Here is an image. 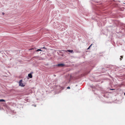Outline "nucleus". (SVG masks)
Wrapping results in <instances>:
<instances>
[{"mask_svg": "<svg viewBox=\"0 0 125 125\" xmlns=\"http://www.w3.org/2000/svg\"><path fill=\"white\" fill-rule=\"evenodd\" d=\"M22 80H21L19 82V85L21 86L24 87V86L25 85H24L23 83H22Z\"/></svg>", "mask_w": 125, "mask_h": 125, "instance_id": "obj_1", "label": "nucleus"}, {"mask_svg": "<svg viewBox=\"0 0 125 125\" xmlns=\"http://www.w3.org/2000/svg\"><path fill=\"white\" fill-rule=\"evenodd\" d=\"M57 66L59 67H62L65 66V65L63 63H60L57 64Z\"/></svg>", "mask_w": 125, "mask_h": 125, "instance_id": "obj_2", "label": "nucleus"}, {"mask_svg": "<svg viewBox=\"0 0 125 125\" xmlns=\"http://www.w3.org/2000/svg\"><path fill=\"white\" fill-rule=\"evenodd\" d=\"M73 50H68L65 51V52H68L71 53H72L73 52Z\"/></svg>", "mask_w": 125, "mask_h": 125, "instance_id": "obj_3", "label": "nucleus"}, {"mask_svg": "<svg viewBox=\"0 0 125 125\" xmlns=\"http://www.w3.org/2000/svg\"><path fill=\"white\" fill-rule=\"evenodd\" d=\"M28 76L30 78H32V75L31 74H29L28 75Z\"/></svg>", "mask_w": 125, "mask_h": 125, "instance_id": "obj_4", "label": "nucleus"}, {"mask_svg": "<svg viewBox=\"0 0 125 125\" xmlns=\"http://www.w3.org/2000/svg\"><path fill=\"white\" fill-rule=\"evenodd\" d=\"M5 102V101L3 99H0V102Z\"/></svg>", "mask_w": 125, "mask_h": 125, "instance_id": "obj_5", "label": "nucleus"}, {"mask_svg": "<svg viewBox=\"0 0 125 125\" xmlns=\"http://www.w3.org/2000/svg\"><path fill=\"white\" fill-rule=\"evenodd\" d=\"M92 45V44L88 48L87 50H88L89 49V48H90V47Z\"/></svg>", "mask_w": 125, "mask_h": 125, "instance_id": "obj_6", "label": "nucleus"}, {"mask_svg": "<svg viewBox=\"0 0 125 125\" xmlns=\"http://www.w3.org/2000/svg\"><path fill=\"white\" fill-rule=\"evenodd\" d=\"M42 51V50L41 49H38L36 51L38 52V51Z\"/></svg>", "mask_w": 125, "mask_h": 125, "instance_id": "obj_7", "label": "nucleus"}, {"mask_svg": "<svg viewBox=\"0 0 125 125\" xmlns=\"http://www.w3.org/2000/svg\"><path fill=\"white\" fill-rule=\"evenodd\" d=\"M120 57H121V58H120V60H121L122 59V58H123V57L122 56H120Z\"/></svg>", "mask_w": 125, "mask_h": 125, "instance_id": "obj_8", "label": "nucleus"}, {"mask_svg": "<svg viewBox=\"0 0 125 125\" xmlns=\"http://www.w3.org/2000/svg\"><path fill=\"white\" fill-rule=\"evenodd\" d=\"M110 90H115V89H110Z\"/></svg>", "mask_w": 125, "mask_h": 125, "instance_id": "obj_9", "label": "nucleus"}, {"mask_svg": "<svg viewBox=\"0 0 125 125\" xmlns=\"http://www.w3.org/2000/svg\"><path fill=\"white\" fill-rule=\"evenodd\" d=\"M67 88L68 89H70V88L69 87H68Z\"/></svg>", "mask_w": 125, "mask_h": 125, "instance_id": "obj_10", "label": "nucleus"}, {"mask_svg": "<svg viewBox=\"0 0 125 125\" xmlns=\"http://www.w3.org/2000/svg\"><path fill=\"white\" fill-rule=\"evenodd\" d=\"M43 48V49H46V48L44 47L43 48Z\"/></svg>", "mask_w": 125, "mask_h": 125, "instance_id": "obj_11", "label": "nucleus"}, {"mask_svg": "<svg viewBox=\"0 0 125 125\" xmlns=\"http://www.w3.org/2000/svg\"><path fill=\"white\" fill-rule=\"evenodd\" d=\"M2 14L3 15H4V12H2Z\"/></svg>", "mask_w": 125, "mask_h": 125, "instance_id": "obj_12", "label": "nucleus"}, {"mask_svg": "<svg viewBox=\"0 0 125 125\" xmlns=\"http://www.w3.org/2000/svg\"><path fill=\"white\" fill-rule=\"evenodd\" d=\"M124 95H125V93H124Z\"/></svg>", "mask_w": 125, "mask_h": 125, "instance_id": "obj_13", "label": "nucleus"}]
</instances>
